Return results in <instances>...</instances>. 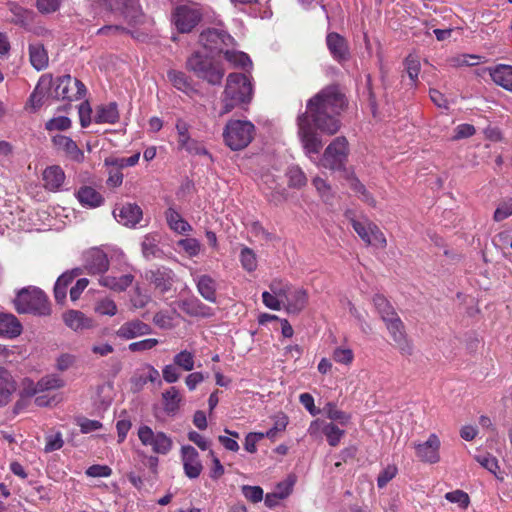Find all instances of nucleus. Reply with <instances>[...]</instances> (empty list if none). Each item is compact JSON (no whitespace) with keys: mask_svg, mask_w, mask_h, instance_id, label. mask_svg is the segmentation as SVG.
Masks as SVG:
<instances>
[{"mask_svg":"<svg viewBox=\"0 0 512 512\" xmlns=\"http://www.w3.org/2000/svg\"><path fill=\"white\" fill-rule=\"evenodd\" d=\"M198 293L208 302H217V283L210 275L203 274L195 278Z\"/></svg>","mask_w":512,"mask_h":512,"instance_id":"b1692460","label":"nucleus"},{"mask_svg":"<svg viewBox=\"0 0 512 512\" xmlns=\"http://www.w3.org/2000/svg\"><path fill=\"white\" fill-rule=\"evenodd\" d=\"M111 10H120L127 17L130 12H137V0H105Z\"/></svg>","mask_w":512,"mask_h":512,"instance_id":"49530a36","label":"nucleus"},{"mask_svg":"<svg viewBox=\"0 0 512 512\" xmlns=\"http://www.w3.org/2000/svg\"><path fill=\"white\" fill-rule=\"evenodd\" d=\"M137 436L143 447L157 455L169 454L174 446L171 436L163 431H155L150 426L142 424L137 428Z\"/></svg>","mask_w":512,"mask_h":512,"instance_id":"0eeeda50","label":"nucleus"},{"mask_svg":"<svg viewBox=\"0 0 512 512\" xmlns=\"http://www.w3.org/2000/svg\"><path fill=\"white\" fill-rule=\"evenodd\" d=\"M119 117L117 104L115 102H111L99 105L96 108L94 120L99 124H115L118 122Z\"/></svg>","mask_w":512,"mask_h":512,"instance_id":"cd10ccee","label":"nucleus"},{"mask_svg":"<svg viewBox=\"0 0 512 512\" xmlns=\"http://www.w3.org/2000/svg\"><path fill=\"white\" fill-rule=\"evenodd\" d=\"M512 215V198L502 200L493 214V220L501 222Z\"/></svg>","mask_w":512,"mask_h":512,"instance_id":"13d9d810","label":"nucleus"},{"mask_svg":"<svg viewBox=\"0 0 512 512\" xmlns=\"http://www.w3.org/2000/svg\"><path fill=\"white\" fill-rule=\"evenodd\" d=\"M252 97L253 86L250 79L240 73L229 74L221 98L222 108L219 115L228 114L238 107L246 110Z\"/></svg>","mask_w":512,"mask_h":512,"instance_id":"f03ea898","label":"nucleus"},{"mask_svg":"<svg viewBox=\"0 0 512 512\" xmlns=\"http://www.w3.org/2000/svg\"><path fill=\"white\" fill-rule=\"evenodd\" d=\"M201 13L196 7L180 6L173 15L176 28L182 32H190L200 21Z\"/></svg>","mask_w":512,"mask_h":512,"instance_id":"ddd939ff","label":"nucleus"},{"mask_svg":"<svg viewBox=\"0 0 512 512\" xmlns=\"http://www.w3.org/2000/svg\"><path fill=\"white\" fill-rule=\"evenodd\" d=\"M373 303H374V306L377 309L381 319L383 320V322L387 321L388 319H392V318L398 316L396 311L393 309L391 304L388 302V300L384 296H382V295L374 296Z\"/></svg>","mask_w":512,"mask_h":512,"instance_id":"ea45409f","label":"nucleus"},{"mask_svg":"<svg viewBox=\"0 0 512 512\" xmlns=\"http://www.w3.org/2000/svg\"><path fill=\"white\" fill-rule=\"evenodd\" d=\"M398 473V468L394 464L386 466L378 475L377 486L384 488Z\"/></svg>","mask_w":512,"mask_h":512,"instance_id":"0e129e2a","label":"nucleus"},{"mask_svg":"<svg viewBox=\"0 0 512 512\" xmlns=\"http://www.w3.org/2000/svg\"><path fill=\"white\" fill-rule=\"evenodd\" d=\"M95 312L100 315L114 316L118 309L116 303L110 298L99 300L94 308Z\"/></svg>","mask_w":512,"mask_h":512,"instance_id":"052dcab7","label":"nucleus"},{"mask_svg":"<svg viewBox=\"0 0 512 512\" xmlns=\"http://www.w3.org/2000/svg\"><path fill=\"white\" fill-rule=\"evenodd\" d=\"M351 225L360 239L368 246L385 249L387 247V238L380 227L369 219L351 220Z\"/></svg>","mask_w":512,"mask_h":512,"instance_id":"1a4fd4ad","label":"nucleus"},{"mask_svg":"<svg viewBox=\"0 0 512 512\" xmlns=\"http://www.w3.org/2000/svg\"><path fill=\"white\" fill-rule=\"evenodd\" d=\"M29 58L31 65L38 71H41L48 66V53L41 43L37 42L29 45Z\"/></svg>","mask_w":512,"mask_h":512,"instance_id":"473e14b6","label":"nucleus"},{"mask_svg":"<svg viewBox=\"0 0 512 512\" xmlns=\"http://www.w3.org/2000/svg\"><path fill=\"white\" fill-rule=\"evenodd\" d=\"M288 184L293 188H302L307 184V177L298 166H292L287 171Z\"/></svg>","mask_w":512,"mask_h":512,"instance_id":"a18cd8bd","label":"nucleus"},{"mask_svg":"<svg viewBox=\"0 0 512 512\" xmlns=\"http://www.w3.org/2000/svg\"><path fill=\"white\" fill-rule=\"evenodd\" d=\"M14 305L18 313H31L39 316L50 314L47 296L36 287L22 289L14 299Z\"/></svg>","mask_w":512,"mask_h":512,"instance_id":"20e7f679","label":"nucleus"},{"mask_svg":"<svg viewBox=\"0 0 512 512\" xmlns=\"http://www.w3.org/2000/svg\"><path fill=\"white\" fill-rule=\"evenodd\" d=\"M349 155V144L345 137L335 138L324 150L322 157L315 161L318 167L338 171L345 168Z\"/></svg>","mask_w":512,"mask_h":512,"instance_id":"39448f33","label":"nucleus"},{"mask_svg":"<svg viewBox=\"0 0 512 512\" xmlns=\"http://www.w3.org/2000/svg\"><path fill=\"white\" fill-rule=\"evenodd\" d=\"M200 43L210 53L222 52L223 46H229L233 43V38L224 31L208 29L201 33Z\"/></svg>","mask_w":512,"mask_h":512,"instance_id":"2eb2a0df","label":"nucleus"},{"mask_svg":"<svg viewBox=\"0 0 512 512\" xmlns=\"http://www.w3.org/2000/svg\"><path fill=\"white\" fill-rule=\"evenodd\" d=\"M307 303V291L303 288L291 286L284 299L283 309L289 314H298L306 307Z\"/></svg>","mask_w":512,"mask_h":512,"instance_id":"6ab92c4d","label":"nucleus"},{"mask_svg":"<svg viewBox=\"0 0 512 512\" xmlns=\"http://www.w3.org/2000/svg\"><path fill=\"white\" fill-rule=\"evenodd\" d=\"M74 274L70 272L63 273L56 281L54 286V296L57 302H63L66 298L67 287L74 280Z\"/></svg>","mask_w":512,"mask_h":512,"instance_id":"a19ab883","label":"nucleus"},{"mask_svg":"<svg viewBox=\"0 0 512 512\" xmlns=\"http://www.w3.org/2000/svg\"><path fill=\"white\" fill-rule=\"evenodd\" d=\"M326 43L334 59L337 61L347 60L349 50L344 37L338 33L332 32L327 35Z\"/></svg>","mask_w":512,"mask_h":512,"instance_id":"5701e85b","label":"nucleus"},{"mask_svg":"<svg viewBox=\"0 0 512 512\" xmlns=\"http://www.w3.org/2000/svg\"><path fill=\"white\" fill-rule=\"evenodd\" d=\"M65 381L58 375H47L39 380V389L41 392L54 390L64 387Z\"/></svg>","mask_w":512,"mask_h":512,"instance_id":"4d7b16f0","label":"nucleus"},{"mask_svg":"<svg viewBox=\"0 0 512 512\" xmlns=\"http://www.w3.org/2000/svg\"><path fill=\"white\" fill-rule=\"evenodd\" d=\"M62 319L65 325L75 332L94 327V321L78 310L66 311L63 314Z\"/></svg>","mask_w":512,"mask_h":512,"instance_id":"4be33fe9","label":"nucleus"},{"mask_svg":"<svg viewBox=\"0 0 512 512\" xmlns=\"http://www.w3.org/2000/svg\"><path fill=\"white\" fill-rule=\"evenodd\" d=\"M174 364L184 371H192L195 367V355L188 350H181L173 357Z\"/></svg>","mask_w":512,"mask_h":512,"instance_id":"c03bdc74","label":"nucleus"},{"mask_svg":"<svg viewBox=\"0 0 512 512\" xmlns=\"http://www.w3.org/2000/svg\"><path fill=\"white\" fill-rule=\"evenodd\" d=\"M114 218L122 225L135 227L142 219V209L137 204L126 203L113 210Z\"/></svg>","mask_w":512,"mask_h":512,"instance_id":"f3484780","label":"nucleus"},{"mask_svg":"<svg viewBox=\"0 0 512 512\" xmlns=\"http://www.w3.org/2000/svg\"><path fill=\"white\" fill-rule=\"evenodd\" d=\"M351 188L356 193L358 199H360L363 203H365L371 208L377 207V201L372 195V193L369 192L358 179L352 180Z\"/></svg>","mask_w":512,"mask_h":512,"instance_id":"37998d69","label":"nucleus"},{"mask_svg":"<svg viewBox=\"0 0 512 512\" xmlns=\"http://www.w3.org/2000/svg\"><path fill=\"white\" fill-rule=\"evenodd\" d=\"M476 461L490 473H492L498 480L504 479V473L500 470L498 460L491 454H481L476 456Z\"/></svg>","mask_w":512,"mask_h":512,"instance_id":"4c0bfd02","label":"nucleus"},{"mask_svg":"<svg viewBox=\"0 0 512 512\" xmlns=\"http://www.w3.org/2000/svg\"><path fill=\"white\" fill-rule=\"evenodd\" d=\"M291 286L288 282L281 279H273L269 284V289L277 298L284 300Z\"/></svg>","mask_w":512,"mask_h":512,"instance_id":"e2e57ef3","label":"nucleus"},{"mask_svg":"<svg viewBox=\"0 0 512 512\" xmlns=\"http://www.w3.org/2000/svg\"><path fill=\"white\" fill-rule=\"evenodd\" d=\"M54 147L64 153V155L71 161L82 163L85 159L84 152L78 147L76 142L70 137L65 135H55L52 138Z\"/></svg>","mask_w":512,"mask_h":512,"instance_id":"dca6fc26","label":"nucleus"},{"mask_svg":"<svg viewBox=\"0 0 512 512\" xmlns=\"http://www.w3.org/2000/svg\"><path fill=\"white\" fill-rule=\"evenodd\" d=\"M140 159V153H135L134 155L128 158H118V157H109L106 158L104 164L106 166H113L118 169H123L125 167L135 166Z\"/></svg>","mask_w":512,"mask_h":512,"instance_id":"de8ad7c7","label":"nucleus"},{"mask_svg":"<svg viewBox=\"0 0 512 512\" xmlns=\"http://www.w3.org/2000/svg\"><path fill=\"white\" fill-rule=\"evenodd\" d=\"M65 179V172L58 165L49 166L44 169L42 173L44 188L51 192L60 191L63 187Z\"/></svg>","mask_w":512,"mask_h":512,"instance_id":"412c9836","label":"nucleus"},{"mask_svg":"<svg viewBox=\"0 0 512 512\" xmlns=\"http://www.w3.org/2000/svg\"><path fill=\"white\" fill-rule=\"evenodd\" d=\"M332 359L335 363L349 368L355 360V354L353 349L349 346L340 345L333 349Z\"/></svg>","mask_w":512,"mask_h":512,"instance_id":"c9c22d12","label":"nucleus"},{"mask_svg":"<svg viewBox=\"0 0 512 512\" xmlns=\"http://www.w3.org/2000/svg\"><path fill=\"white\" fill-rule=\"evenodd\" d=\"M9 10L13 14V18L11 19L12 22L20 25L27 24L31 18H32V12L24 9L23 7L11 3L9 4Z\"/></svg>","mask_w":512,"mask_h":512,"instance_id":"603ef678","label":"nucleus"},{"mask_svg":"<svg viewBox=\"0 0 512 512\" xmlns=\"http://www.w3.org/2000/svg\"><path fill=\"white\" fill-rule=\"evenodd\" d=\"M239 260L242 268L251 273L258 267V260L256 253L249 247H242L239 255Z\"/></svg>","mask_w":512,"mask_h":512,"instance_id":"79ce46f5","label":"nucleus"},{"mask_svg":"<svg viewBox=\"0 0 512 512\" xmlns=\"http://www.w3.org/2000/svg\"><path fill=\"white\" fill-rule=\"evenodd\" d=\"M319 433H323L330 446L336 447L345 435V430L340 429L333 422H325L320 419L313 420L308 427V434L316 437Z\"/></svg>","mask_w":512,"mask_h":512,"instance_id":"f8f14e48","label":"nucleus"},{"mask_svg":"<svg viewBox=\"0 0 512 512\" xmlns=\"http://www.w3.org/2000/svg\"><path fill=\"white\" fill-rule=\"evenodd\" d=\"M323 412L326 417L330 420V422H337L342 426H346L351 421V414L346 413L343 410H340L337 405L333 402H328L325 404L323 408Z\"/></svg>","mask_w":512,"mask_h":512,"instance_id":"f704fd0d","label":"nucleus"},{"mask_svg":"<svg viewBox=\"0 0 512 512\" xmlns=\"http://www.w3.org/2000/svg\"><path fill=\"white\" fill-rule=\"evenodd\" d=\"M177 244L189 257L198 256L202 250V244L196 238L180 239Z\"/></svg>","mask_w":512,"mask_h":512,"instance_id":"09e8293b","label":"nucleus"},{"mask_svg":"<svg viewBox=\"0 0 512 512\" xmlns=\"http://www.w3.org/2000/svg\"><path fill=\"white\" fill-rule=\"evenodd\" d=\"M187 68L198 78L207 81L211 85H218L224 77V70L218 64L212 62L208 56L194 53L187 60Z\"/></svg>","mask_w":512,"mask_h":512,"instance_id":"423d86ee","label":"nucleus"},{"mask_svg":"<svg viewBox=\"0 0 512 512\" xmlns=\"http://www.w3.org/2000/svg\"><path fill=\"white\" fill-rule=\"evenodd\" d=\"M52 85V76L44 74L40 77L37 86L29 98V105L33 110L38 109L43 104L45 95L49 94Z\"/></svg>","mask_w":512,"mask_h":512,"instance_id":"a878e982","label":"nucleus"},{"mask_svg":"<svg viewBox=\"0 0 512 512\" xmlns=\"http://www.w3.org/2000/svg\"><path fill=\"white\" fill-rule=\"evenodd\" d=\"M440 447L441 441L435 433L430 434L426 441L414 444L417 458L421 462L428 464L440 462Z\"/></svg>","mask_w":512,"mask_h":512,"instance_id":"9b49d317","label":"nucleus"},{"mask_svg":"<svg viewBox=\"0 0 512 512\" xmlns=\"http://www.w3.org/2000/svg\"><path fill=\"white\" fill-rule=\"evenodd\" d=\"M176 312H164L159 311L153 317L154 324L161 329H172L174 328V315Z\"/></svg>","mask_w":512,"mask_h":512,"instance_id":"bf43d9fd","label":"nucleus"},{"mask_svg":"<svg viewBox=\"0 0 512 512\" xmlns=\"http://www.w3.org/2000/svg\"><path fill=\"white\" fill-rule=\"evenodd\" d=\"M86 93L84 84L78 79L72 78L70 75L58 77L52 80L49 95L56 99L75 101L81 99Z\"/></svg>","mask_w":512,"mask_h":512,"instance_id":"6e6552de","label":"nucleus"},{"mask_svg":"<svg viewBox=\"0 0 512 512\" xmlns=\"http://www.w3.org/2000/svg\"><path fill=\"white\" fill-rule=\"evenodd\" d=\"M151 332L152 328L149 324L139 319H133L123 323L116 331V335L123 340H131L137 337L149 335Z\"/></svg>","mask_w":512,"mask_h":512,"instance_id":"a211bd4d","label":"nucleus"},{"mask_svg":"<svg viewBox=\"0 0 512 512\" xmlns=\"http://www.w3.org/2000/svg\"><path fill=\"white\" fill-rule=\"evenodd\" d=\"M404 64H405V69H406V72H407L410 80L412 81V83L414 85H416V83L418 81V76H419V73L421 70V64H420L419 58L415 55H409L405 59Z\"/></svg>","mask_w":512,"mask_h":512,"instance_id":"864d4df0","label":"nucleus"},{"mask_svg":"<svg viewBox=\"0 0 512 512\" xmlns=\"http://www.w3.org/2000/svg\"><path fill=\"white\" fill-rule=\"evenodd\" d=\"M255 125L248 120H229L223 130L224 143L233 151L245 149L254 139Z\"/></svg>","mask_w":512,"mask_h":512,"instance_id":"7ed1b4c3","label":"nucleus"},{"mask_svg":"<svg viewBox=\"0 0 512 512\" xmlns=\"http://www.w3.org/2000/svg\"><path fill=\"white\" fill-rule=\"evenodd\" d=\"M173 280V273L170 269H157L151 272V281L162 292L167 291Z\"/></svg>","mask_w":512,"mask_h":512,"instance_id":"58836bf2","label":"nucleus"},{"mask_svg":"<svg viewBox=\"0 0 512 512\" xmlns=\"http://www.w3.org/2000/svg\"><path fill=\"white\" fill-rule=\"evenodd\" d=\"M22 330V324L13 314L0 313V337L14 339Z\"/></svg>","mask_w":512,"mask_h":512,"instance_id":"393cba45","label":"nucleus"},{"mask_svg":"<svg viewBox=\"0 0 512 512\" xmlns=\"http://www.w3.org/2000/svg\"><path fill=\"white\" fill-rule=\"evenodd\" d=\"M262 302L268 309L280 311L283 308L284 300L277 298L269 289L262 293Z\"/></svg>","mask_w":512,"mask_h":512,"instance_id":"69168bd1","label":"nucleus"},{"mask_svg":"<svg viewBox=\"0 0 512 512\" xmlns=\"http://www.w3.org/2000/svg\"><path fill=\"white\" fill-rule=\"evenodd\" d=\"M386 329L392 338L396 348L404 356H411L414 348L412 341L408 338L405 325L399 316L388 319L384 322Z\"/></svg>","mask_w":512,"mask_h":512,"instance_id":"9d476101","label":"nucleus"},{"mask_svg":"<svg viewBox=\"0 0 512 512\" xmlns=\"http://www.w3.org/2000/svg\"><path fill=\"white\" fill-rule=\"evenodd\" d=\"M85 268L90 274H103L109 268L107 255L99 248H92L85 254Z\"/></svg>","mask_w":512,"mask_h":512,"instance_id":"aec40b11","label":"nucleus"},{"mask_svg":"<svg viewBox=\"0 0 512 512\" xmlns=\"http://www.w3.org/2000/svg\"><path fill=\"white\" fill-rule=\"evenodd\" d=\"M180 457L184 474L189 479L198 478L202 473L203 465L197 450L191 445H183L180 449Z\"/></svg>","mask_w":512,"mask_h":512,"instance_id":"4468645a","label":"nucleus"},{"mask_svg":"<svg viewBox=\"0 0 512 512\" xmlns=\"http://www.w3.org/2000/svg\"><path fill=\"white\" fill-rule=\"evenodd\" d=\"M344 106V96L336 87H328L310 99L307 103V112L298 116V137L305 155L311 160L320 152L323 143L314 131L309 116L322 133L333 135L340 129L337 116Z\"/></svg>","mask_w":512,"mask_h":512,"instance_id":"f257e3e1","label":"nucleus"},{"mask_svg":"<svg viewBox=\"0 0 512 512\" xmlns=\"http://www.w3.org/2000/svg\"><path fill=\"white\" fill-rule=\"evenodd\" d=\"M169 81L180 91L188 92L191 89L190 83L183 72L171 70L167 74Z\"/></svg>","mask_w":512,"mask_h":512,"instance_id":"5fc2aeb1","label":"nucleus"},{"mask_svg":"<svg viewBox=\"0 0 512 512\" xmlns=\"http://www.w3.org/2000/svg\"><path fill=\"white\" fill-rule=\"evenodd\" d=\"M445 499L449 501L450 503H455L458 505L461 509H467L470 505V497L469 495L460 489L447 492L445 494Z\"/></svg>","mask_w":512,"mask_h":512,"instance_id":"6e6d98bb","label":"nucleus"},{"mask_svg":"<svg viewBox=\"0 0 512 512\" xmlns=\"http://www.w3.org/2000/svg\"><path fill=\"white\" fill-rule=\"evenodd\" d=\"M489 71L495 84L512 91V66L500 64Z\"/></svg>","mask_w":512,"mask_h":512,"instance_id":"c756f323","label":"nucleus"},{"mask_svg":"<svg viewBox=\"0 0 512 512\" xmlns=\"http://www.w3.org/2000/svg\"><path fill=\"white\" fill-rule=\"evenodd\" d=\"M182 309L187 314L195 317H211L213 315L212 309L198 299L185 301L182 305Z\"/></svg>","mask_w":512,"mask_h":512,"instance_id":"e433bc0d","label":"nucleus"},{"mask_svg":"<svg viewBox=\"0 0 512 512\" xmlns=\"http://www.w3.org/2000/svg\"><path fill=\"white\" fill-rule=\"evenodd\" d=\"M244 497L252 503H258L263 499V489L260 486L244 485L242 487Z\"/></svg>","mask_w":512,"mask_h":512,"instance_id":"338daca9","label":"nucleus"},{"mask_svg":"<svg viewBox=\"0 0 512 512\" xmlns=\"http://www.w3.org/2000/svg\"><path fill=\"white\" fill-rule=\"evenodd\" d=\"M134 276L132 274H125L119 277L106 275L101 276L98 280L99 284L115 292L125 291L133 282Z\"/></svg>","mask_w":512,"mask_h":512,"instance_id":"bb28decb","label":"nucleus"},{"mask_svg":"<svg viewBox=\"0 0 512 512\" xmlns=\"http://www.w3.org/2000/svg\"><path fill=\"white\" fill-rule=\"evenodd\" d=\"M159 344V340L156 338H148L129 344L128 348L131 352H142L151 350Z\"/></svg>","mask_w":512,"mask_h":512,"instance_id":"774afa93","label":"nucleus"},{"mask_svg":"<svg viewBox=\"0 0 512 512\" xmlns=\"http://www.w3.org/2000/svg\"><path fill=\"white\" fill-rule=\"evenodd\" d=\"M76 197L83 206L89 208L99 207L104 201L102 195L96 191V189L90 186L81 187L77 191Z\"/></svg>","mask_w":512,"mask_h":512,"instance_id":"7c9ffc66","label":"nucleus"},{"mask_svg":"<svg viewBox=\"0 0 512 512\" xmlns=\"http://www.w3.org/2000/svg\"><path fill=\"white\" fill-rule=\"evenodd\" d=\"M312 184L315 187L318 195L325 202H329L333 198V191L331 185L321 177H314Z\"/></svg>","mask_w":512,"mask_h":512,"instance_id":"8fccbe9b","label":"nucleus"},{"mask_svg":"<svg viewBox=\"0 0 512 512\" xmlns=\"http://www.w3.org/2000/svg\"><path fill=\"white\" fill-rule=\"evenodd\" d=\"M224 56L229 63L236 67L245 68L251 66V60L244 52L226 50Z\"/></svg>","mask_w":512,"mask_h":512,"instance_id":"3c124183","label":"nucleus"},{"mask_svg":"<svg viewBox=\"0 0 512 512\" xmlns=\"http://www.w3.org/2000/svg\"><path fill=\"white\" fill-rule=\"evenodd\" d=\"M15 391L16 383L12 375L0 367V406L7 404Z\"/></svg>","mask_w":512,"mask_h":512,"instance_id":"c85d7f7f","label":"nucleus"},{"mask_svg":"<svg viewBox=\"0 0 512 512\" xmlns=\"http://www.w3.org/2000/svg\"><path fill=\"white\" fill-rule=\"evenodd\" d=\"M182 395L179 390L171 386L162 393L163 409L167 414H175L181 406Z\"/></svg>","mask_w":512,"mask_h":512,"instance_id":"2f4dec72","label":"nucleus"},{"mask_svg":"<svg viewBox=\"0 0 512 512\" xmlns=\"http://www.w3.org/2000/svg\"><path fill=\"white\" fill-rule=\"evenodd\" d=\"M165 218L169 228L178 234L192 231V226L174 208L170 207L166 210Z\"/></svg>","mask_w":512,"mask_h":512,"instance_id":"72a5a7b5","label":"nucleus"},{"mask_svg":"<svg viewBox=\"0 0 512 512\" xmlns=\"http://www.w3.org/2000/svg\"><path fill=\"white\" fill-rule=\"evenodd\" d=\"M71 120L66 116H58L48 120L45 124L47 131H64L71 127Z\"/></svg>","mask_w":512,"mask_h":512,"instance_id":"680f3d73","label":"nucleus"}]
</instances>
